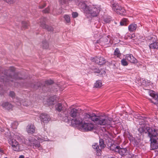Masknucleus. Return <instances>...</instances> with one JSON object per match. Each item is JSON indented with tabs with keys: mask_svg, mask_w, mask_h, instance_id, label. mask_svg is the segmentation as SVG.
Here are the masks:
<instances>
[{
	"mask_svg": "<svg viewBox=\"0 0 158 158\" xmlns=\"http://www.w3.org/2000/svg\"><path fill=\"white\" fill-rule=\"evenodd\" d=\"M143 121H139L141 126L138 129V131L140 135H143L144 133L147 134L148 136L150 138V141L152 144L151 147L153 149L158 148V129L156 127H150L147 126Z\"/></svg>",
	"mask_w": 158,
	"mask_h": 158,
	"instance_id": "nucleus-1",
	"label": "nucleus"
},
{
	"mask_svg": "<svg viewBox=\"0 0 158 158\" xmlns=\"http://www.w3.org/2000/svg\"><path fill=\"white\" fill-rule=\"evenodd\" d=\"M15 69L13 67H11L8 70H6L4 71V76L1 77V82L5 81L6 82H9V81L13 82L19 80H21L23 78L19 76L18 73H15Z\"/></svg>",
	"mask_w": 158,
	"mask_h": 158,
	"instance_id": "nucleus-2",
	"label": "nucleus"
},
{
	"mask_svg": "<svg viewBox=\"0 0 158 158\" xmlns=\"http://www.w3.org/2000/svg\"><path fill=\"white\" fill-rule=\"evenodd\" d=\"M86 2H80L79 4V6L82 10L87 14H90L93 17H96L98 15L100 11L98 7L93 5L88 6Z\"/></svg>",
	"mask_w": 158,
	"mask_h": 158,
	"instance_id": "nucleus-3",
	"label": "nucleus"
},
{
	"mask_svg": "<svg viewBox=\"0 0 158 158\" xmlns=\"http://www.w3.org/2000/svg\"><path fill=\"white\" fill-rule=\"evenodd\" d=\"M93 119H94V122L98 124L102 125H110L112 121L111 118L106 116H97L95 114Z\"/></svg>",
	"mask_w": 158,
	"mask_h": 158,
	"instance_id": "nucleus-4",
	"label": "nucleus"
},
{
	"mask_svg": "<svg viewBox=\"0 0 158 158\" xmlns=\"http://www.w3.org/2000/svg\"><path fill=\"white\" fill-rule=\"evenodd\" d=\"M47 19L46 18L42 17L39 19L38 23L40 26L43 29L47 30L48 31L52 32L53 31V28L46 24Z\"/></svg>",
	"mask_w": 158,
	"mask_h": 158,
	"instance_id": "nucleus-5",
	"label": "nucleus"
},
{
	"mask_svg": "<svg viewBox=\"0 0 158 158\" xmlns=\"http://www.w3.org/2000/svg\"><path fill=\"white\" fill-rule=\"evenodd\" d=\"M112 9L117 14L122 15H126L125 9L122 7L120 6L118 4L116 3H114L111 5Z\"/></svg>",
	"mask_w": 158,
	"mask_h": 158,
	"instance_id": "nucleus-6",
	"label": "nucleus"
},
{
	"mask_svg": "<svg viewBox=\"0 0 158 158\" xmlns=\"http://www.w3.org/2000/svg\"><path fill=\"white\" fill-rule=\"evenodd\" d=\"M110 149L113 151L118 153L121 156L126 155L127 150L126 148H121L119 146H116L113 144L110 147Z\"/></svg>",
	"mask_w": 158,
	"mask_h": 158,
	"instance_id": "nucleus-7",
	"label": "nucleus"
},
{
	"mask_svg": "<svg viewBox=\"0 0 158 158\" xmlns=\"http://www.w3.org/2000/svg\"><path fill=\"white\" fill-rule=\"evenodd\" d=\"M94 124L91 123H84L79 127V129L82 131H88L92 130L94 128Z\"/></svg>",
	"mask_w": 158,
	"mask_h": 158,
	"instance_id": "nucleus-8",
	"label": "nucleus"
},
{
	"mask_svg": "<svg viewBox=\"0 0 158 158\" xmlns=\"http://www.w3.org/2000/svg\"><path fill=\"white\" fill-rule=\"evenodd\" d=\"M83 119L80 116H78L72 119L71 124L74 127H79V128L83 124Z\"/></svg>",
	"mask_w": 158,
	"mask_h": 158,
	"instance_id": "nucleus-9",
	"label": "nucleus"
},
{
	"mask_svg": "<svg viewBox=\"0 0 158 158\" xmlns=\"http://www.w3.org/2000/svg\"><path fill=\"white\" fill-rule=\"evenodd\" d=\"M149 94L152 98V99H149L150 102L157 106L158 105V94L156 93L154 91L152 90L149 91Z\"/></svg>",
	"mask_w": 158,
	"mask_h": 158,
	"instance_id": "nucleus-10",
	"label": "nucleus"
},
{
	"mask_svg": "<svg viewBox=\"0 0 158 158\" xmlns=\"http://www.w3.org/2000/svg\"><path fill=\"white\" fill-rule=\"evenodd\" d=\"M9 144L12 146V149L15 151H18L19 149V146L18 142L14 139L10 138L8 139Z\"/></svg>",
	"mask_w": 158,
	"mask_h": 158,
	"instance_id": "nucleus-11",
	"label": "nucleus"
},
{
	"mask_svg": "<svg viewBox=\"0 0 158 158\" xmlns=\"http://www.w3.org/2000/svg\"><path fill=\"white\" fill-rule=\"evenodd\" d=\"M110 36L108 35L106 37L101 38L97 41V43H99L102 45L109 44L110 42Z\"/></svg>",
	"mask_w": 158,
	"mask_h": 158,
	"instance_id": "nucleus-12",
	"label": "nucleus"
},
{
	"mask_svg": "<svg viewBox=\"0 0 158 158\" xmlns=\"http://www.w3.org/2000/svg\"><path fill=\"white\" fill-rule=\"evenodd\" d=\"M91 60L100 65H103L106 62L105 59L101 56H95L94 58H91Z\"/></svg>",
	"mask_w": 158,
	"mask_h": 158,
	"instance_id": "nucleus-13",
	"label": "nucleus"
},
{
	"mask_svg": "<svg viewBox=\"0 0 158 158\" xmlns=\"http://www.w3.org/2000/svg\"><path fill=\"white\" fill-rule=\"evenodd\" d=\"M42 123H47L50 120V118L49 116L45 113L41 114L40 116Z\"/></svg>",
	"mask_w": 158,
	"mask_h": 158,
	"instance_id": "nucleus-14",
	"label": "nucleus"
},
{
	"mask_svg": "<svg viewBox=\"0 0 158 158\" xmlns=\"http://www.w3.org/2000/svg\"><path fill=\"white\" fill-rule=\"evenodd\" d=\"M95 114L94 113H86L84 115L83 120L85 121H89L90 120L94 122V119H93V117L95 116Z\"/></svg>",
	"mask_w": 158,
	"mask_h": 158,
	"instance_id": "nucleus-15",
	"label": "nucleus"
},
{
	"mask_svg": "<svg viewBox=\"0 0 158 158\" xmlns=\"http://www.w3.org/2000/svg\"><path fill=\"white\" fill-rule=\"evenodd\" d=\"M126 59L130 62L135 63L137 62V60L131 54H127L125 56Z\"/></svg>",
	"mask_w": 158,
	"mask_h": 158,
	"instance_id": "nucleus-16",
	"label": "nucleus"
},
{
	"mask_svg": "<svg viewBox=\"0 0 158 158\" xmlns=\"http://www.w3.org/2000/svg\"><path fill=\"white\" fill-rule=\"evenodd\" d=\"M57 98L56 96H51L48 99L47 104L49 105H53L57 102Z\"/></svg>",
	"mask_w": 158,
	"mask_h": 158,
	"instance_id": "nucleus-17",
	"label": "nucleus"
},
{
	"mask_svg": "<svg viewBox=\"0 0 158 158\" xmlns=\"http://www.w3.org/2000/svg\"><path fill=\"white\" fill-rule=\"evenodd\" d=\"M69 114L71 117L75 118L76 117L78 116L79 113L78 110L75 108H73L71 109L70 112Z\"/></svg>",
	"mask_w": 158,
	"mask_h": 158,
	"instance_id": "nucleus-18",
	"label": "nucleus"
},
{
	"mask_svg": "<svg viewBox=\"0 0 158 158\" xmlns=\"http://www.w3.org/2000/svg\"><path fill=\"white\" fill-rule=\"evenodd\" d=\"M92 146L93 148L95 149V151L97 152V155L99 156H100L101 155V150L99 148L98 143H94Z\"/></svg>",
	"mask_w": 158,
	"mask_h": 158,
	"instance_id": "nucleus-19",
	"label": "nucleus"
},
{
	"mask_svg": "<svg viewBox=\"0 0 158 158\" xmlns=\"http://www.w3.org/2000/svg\"><path fill=\"white\" fill-rule=\"evenodd\" d=\"M1 106L3 108L8 110L12 109L13 107L11 104L7 102H3Z\"/></svg>",
	"mask_w": 158,
	"mask_h": 158,
	"instance_id": "nucleus-20",
	"label": "nucleus"
},
{
	"mask_svg": "<svg viewBox=\"0 0 158 158\" xmlns=\"http://www.w3.org/2000/svg\"><path fill=\"white\" fill-rule=\"evenodd\" d=\"M27 131L29 133H34L35 131V127L32 124L29 125L27 127Z\"/></svg>",
	"mask_w": 158,
	"mask_h": 158,
	"instance_id": "nucleus-21",
	"label": "nucleus"
},
{
	"mask_svg": "<svg viewBox=\"0 0 158 158\" xmlns=\"http://www.w3.org/2000/svg\"><path fill=\"white\" fill-rule=\"evenodd\" d=\"M29 141H31V146H33V148H34V147H35L36 148H38L40 147V143L38 142L36 140H35V141H32V142L30 140Z\"/></svg>",
	"mask_w": 158,
	"mask_h": 158,
	"instance_id": "nucleus-22",
	"label": "nucleus"
},
{
	"mask_svg": "<svg viewBox=\"0 0 158 158\" xmlns=\"http://www.w3.org/2000/svg\"><path fill=\"white\" fill-rule=\"evenodd\" d=\"M137 26L135 23H132L130 24L128 26V29L130 31H134L137 28Z\"/></svg>",
	"mask_w": 158,
	"mask_h": 158,
	"instance_id": "nucleus-23",
	"label": "nucleus"
},
{
	"mask_svg": "<svg viewBox=\"0 0 158 158\" xmlns=\"http://www.w3.org/2000/svg\"><path fill=\"white\" fill-rule=\"evenodd\" d=\"M150 48H154L158 49V42H155L150 44L149 46Z\"/></svg>",
	"mask_w": 158,
	"mask_h": 158,
	"instance_id": "nucleus-24",
	"label": "nucleus"
},
{
	"mask_svg": "<svg viewBox=\"0 0 158 158\" xmlns=\"http://www.w3.org/2000/svg\"><path fill=\"white\" fill-rule=\"evenodd\" d=\"M56 110L59 112L61 111L62 110L63 106L60 103H58L55 106Z\"/></svg>",
	"mask_w": 158,
	"mask_h": 158,
	"instance_id": "nucleus-25",
	"label": "nucleus"
},
{
	"mask_svg": "<svg viewBox=\"0 0 158 158\" xmlns=\"http://www.w3.org/2000/svg\"><path fill=\"white\" fill-rule=\"evenodd\" d=\"M99 145L101 149L104 148L105 147L106 145L105 144L104 141L103 139H100Z\"/></svg>",
	"mask_w": 158,
	"mask_h": 158,
	"instance_id": "nucleus-26",
	"label": "nucleus"
},
{
	"mask_svg": "<svg viewBox=\"0 0 158 158\" xmlns=\"http://www.w3.org/2000/svg\"><path fill=\"white\" fill-rule=\"evenodd\" d=\"M114 55L118 57H119L121 56V54L118 48H116L114 52Z\"/></svg>",
	"mask_w": 158,
	"mask_h": 158,
	"instance_id": "nucleus-27",
	"label": "nucleus"
},
{
	"mask_svg": "<svg viewBox=\"0 0 158 158\" xmlns=\"http://www.w3.org/2000/svg\"><path fill=\"white\" fill-rule=\"evenodd\" d=\"M102 86V81L100 80H98L94 83V86L95 88H99Z\"/></svg>",
	"mask_w": 158,
	"mask_h": 158,
	"instance_id": "nucleus-28",
	"label": "nucleus"
},
{
	"mask_svg": "<svg viewBox=\"0 0 158 158\" xmlns=\"http://www.w3.org/2000/svg\"><path fill=\"white\" fill-rule=\"evenodd\" d=\"M53 81L51 80H48L45 81V84L43 86V87H46L48 85H50L53 84Z\"/></svg>",
	"mask_w": 158,
	"mask_h": 158,
	"instance_id": "nucleus-29",
	"label": "nucleus"
},
{
	"mask_svg": "<svg viewBox=\"0 0 158 158\" xmlns=\"http://www.w3.org/2000/svg\"><path fill=\"white\" fill-rule=\"evenodd\" d=\"M94 72L95 73H101L102 75L103 74H105L106 72L104 70H100L99 69L95 68L94 69Z\"/></svg>",
	"mask_w": 158,
	"mask_h": 158,
	"instance_id": "nucleus-30",
	"label": "nucleus"
},
{
	"mask_svg": "<svg viewBox=\"0 0 158 158\" xmlns=\"http://www.w3.org/2000/svg\"><path fill=\"white\" fill-rule=\"evenodd\" d=\"M127 59L125 57V58H123L121 61V63L122 65L123 66H127L128 65V63L126 61Z\"/></svg>",
	"mask_w": 158,
	"mask_h": 158,
	"instance_id": "nucleus-31",
	"label": "nucleus"
},
{
	"mask_svg": "<svg viewBox=\"0 0 158 158\" xmlns=\"http://www.w3.org/2000/svg\"><path fill=\"white\" fill-rule=\"evenodd\" d=\"M22 26L24 29H26L29 26V23L28 22L23 21L22 22Z\"/></svg>",
	"mask_w": 158,
	"mask_h": 158,
	"instance_id": "nucleus-32",
	"label": "nucleus"
},
{
	"mask_svg": "<svg viewBox=\"0 0 158 158\" xmlns=\"http://www.w3.org/2000/svg\"><path fill=\"white\" fill-rule=\"evenodd\" d=\"M46 136L43 137L41 136L40 135L38 137L37 139L39 141L42 142L43 141H47V138H46Z\"/></svg>",
	"mask_w": 158,
	"mask_h": 158,
	"instance_id": "nucleus-33",
	"label": "nucleus"
},
{
	"mask_svg": "<svg viewBox=\"0 0 158 158\" xmlns=\"http://www.w3.org/2000/svg\"><path fill=\"white\" fill-rule=\"evenodd\" d=\"M42 46L44 48H47L48 47V44L46 40L44 41L42 43Z\"/></svg>",
	"mask_w": 158,
	"mask_h": 158,
	"instance_id": "nucleus-34",
	"label": "nucleus"
},
{
	"mask_svg": "<svg viewBox=\"0 0 158 158\" xmlns=\"http://www.w3.org/2000/svg\"><path fill=\"white\" fill-rule=\"evenodd\" d=\"M15 137L19 140H21L23 139V137L20 134H16L15 135Z\"/></svg>",
	"mask_w": 158,
	"mask_h": 158,
	"instance_id": "nucleus-35",
	"label": "nucleus"
},
{
	"mask_svg": "<svg viewBox=\"0 0 158 158\" xmlns=\"http://www.w3.org/2000/svg\"><path fill=\"white\" fill-rule=\"evenodd\" d=\"M64 18L67 23L70 22V17L69 15H65L64 16Z\"/></svg>",
	"mask_w": 158,
	"mask_h": 158,
	"instance_id": "nucleus-36",
	"label": "nucleus"
},
{
	"mask_svg": "<svg viewBox=\"0 0 158 158\" xmlns=\"http://www.w3.org/2000/svg\"><path fill=\"white\" fill-rule=\"evenodd\" d=\"M41 84L40 83V82H38L37 84V86L35 85L32 84V85H31V86L34 89H36L37 88H38L39 87H41Z\"/></svg>",
	"mask_w": 158,
	"mask_h": 158,
	"instance_id": "nucleus-37",
	"label": "nucleus"
},
{
	"mask_svg": "<svg viewBox=\"0 0 158 158\" xmlns=\"http://www.w3.org/2000/svg\"><path fill=\"white\" fill-rule=\"evenodd\" d=\"M111 20L109 17H105L104 18L103 21L105 23H109Z\"/></svg>",
	"mask_w": 158,
	"mask_h": 158,
	"instance_id": "nucleus-38",
	"label": "nucleus"
},
{
	"mask_svg": "<svg viewBox=\"0 0 158 158\" xmlns=\"http://www.w3.org/2000/svg\"><path fill=\"white\" fill-rule=\"evenodd\" d=\"M62 12V10L61 9H60V11L58 12L55 13L54 12V10H53L52 12H51V13L54 15H58L60 14Z\"/></svg>",
	"mask_w": 158,
	"mask_h": 158,
	"instance_id": "nucleus-39",
	"label": "nucleus"
},
{
	"mask_svg": "<svg viewBox=\"0 0 158 158\" xmlns=\"http://www.w3.org/2000/svg\"><path fill=\"white\" fill-rule=\"evenodd\" d=\"M42 12L43 13H48L50 12V9L49 7H48L44 10H43Z\"/></svg>",
	"mask_w": 158,
	"mask_h": 158,
	"instance_id": "nucleus-40",
	"label": "nucleus"
},
{
	"mask_svg": "<svg viewBox=\"0 0 158 158\" xmlns=\"http://www.w3.org/2000/svg\"><path fill=\"white\" fill-rule=\"evenodd\" d=\"M4 1L9 4H12L15 2L14 0H4Z\"/></svg>",
	"mask_w": 158,
	"mask_h": 158,
	"instance_id": "nucleus-41",
	"label": "nucleus"
},
{
	"mask_svg": "<svg viewBox=\"0 0 158 158\" xmlns=\"http://www.w3.org/2000/svg\"><path fill=\"white\" fill-rule=\"evenodd\" d=\"M126 20L125 19H123L120 22V24L121 26H123L126 24Z\"/></svg>",
	"mask_w": 158,
	"mask_h": 158,
	"instance_id": "nucleus-42",
	"label": "nucleus"
},
{
	"mask_svg": "<svg viewBox=\"0 0 158 158\" xmlns=\"http://www.w3.org/2000/svg\"><path fill=\"white\" fill-rule=\"evenodd\" d=\"M23 100H19V101L20 102V105L23 104V106H28V105L26 103V102H23Z\"/></svg>",
	"mask_w": 158,
	"mask_h": 158,
	"instance_id": "nucleus-43",
	"label": "nucleus"
},
{
	"mask_svg": "<svg viewBox=\"0 0 158 158\" xmlns=\"http://www.w3.org/2000/svg\"><path fill=\"white\" fill-rule=\"evenodd\" d=\"M72 15L73 18H75L78 16V14L77 12H73L72 14Z\"/></svg>",
	"mask_w": 158,
	"mask_h": 158,
	"instance_id": "nucleus-44",
	"label": "nucleus"
},
{
	"mask_svg": "<svg viewBox=\"0 0 158 158\" xmlns=\"http://www.w3.org/2000/svg\"><path fill=\"white\" fill-rule=\"evenodd\" d=\"M15 86L16 87H18L19 86H20L21 87H23L24 86V85L23 84L21 85L20 84H19L18 83L15 82Z\"/></svg>",
	"mask_w": 158,
	"mask_h": 158,
	"instance_id": "nucleus-45",
	"label": "nucleus"
},
{
	"mask_svg": "<svg viewBox=\"0 0 158 158\" xmlns=\"http://www.w3.org/2000/svg\"><path fill=\"white\" fill-rule=\"evenodd\" d=\"M9 95L12 98H13L15 97V94L13 91H10L9 93Z\"/></svg>",
	"mask_w": 158,
	"mask_h": 158,
	"instance_id": "nucleus-46",
	"label": "nucleus"
},
{
	"mask_svg": "<svg viewBox=\"0 0 158 158\" xmlns=\"http://www.w3.org/2000/svg\"><path fill=\"white\" fill-rule=\"evenodd\" d=\"M46 4L45 3H44V4L42 5H40L39 6V8L40 9H42L45 6H46Z\"/></svg>",
	"mask_w": 158,
	"mask_h": 158,
	"instance_id": "nucleus-47",
	"label": "nucleus"
},
{
	"mask_svg": "<svg viewBox=\"0 0 158 158\" xmlns=\"http://www.w3.org/2000/svg\"><path fill=\"white\" fill-rule=\"evenodd\" d=\"M128 36L130 38L132 39L135 37V35L134 34H133L132 35L130 34L129 35H128Z\"/></svg>",
	"mask_w": 158,
	"mask_h": 158,
	"instance_id": "nucleus-48",
	"label": "nucleus"
},
{
	"mask_svg": "<svg viewBox=\"0 0 158 158\" xmlns=\"http://www.w3.org/2000/svg\"><path fill=\"white\" fill-rule=\"evenodd\" d=\"M19 158H24V156L23 155H20L19 156Z\"/></svg>",
	"mask_w": 158,
	"mask_h": 158,
	"instance_id": "nucleus-49",
	"label": "nucleus"
},
{
	"mask_svg": "<svg viewBox=\"0 0 158 158\" xmlns=\"http://www.w3.org/2000/svg\"><path fill=\"white\" fill-rule=\"evenodd\" d=\"M3 150L2 149L0 148V152L1 153H3Z\"/></svg>",
	"mask_w": 158,
	"mask_h": 158,
	"instance_id": "nucleus-50",
	"label": "nucleus"
},
{
	"mask_svg": "<svg viewBox=\"0 0 158 158\" xmlns=\"http://www.w3.org/2000/svg\"><path fill=\"white\" fill-rule=\"evenodd\" d=\"M18 123L16 122H15L13 124H12V125H13V124H17Z\"/></svg>",
	"mask_w": 158,
	"mask_h": 158,
	"instance_id": "nucleus-51",
	"label": "nucleus"
},
{
	"mask_svg": "<svg viewBox=\"0 0 158 158\" xmlns=\"http://www.w3.org/2000/svg\"><path fill=\"white\" fill-rule=\"evenodd\" d=\"M112 121H113V122H114V121H113V120H112V122H111V123H112Z\"/></svg>",
	"mask_w": 158,
	"mask_h": 158,
	"instance_id": "nucleus-52",
	"label": "nucleus"
},
{
	"mask_svg": "<svg viewBox=\"0 0 158 158\" xmlns=\"http://www.w3.org/2000/svg\"><path fill=\"white\" fill-rule=\"evenodd\" d=\"M4 158H8L7 157H6Z\"/></svg>",
	"mask_w": 158,
	"mask_h": 158,
	"instance_id": "nucleus-53",
	"label": "nucleus"
}]
</instances>
